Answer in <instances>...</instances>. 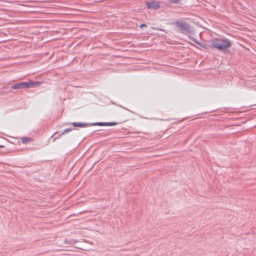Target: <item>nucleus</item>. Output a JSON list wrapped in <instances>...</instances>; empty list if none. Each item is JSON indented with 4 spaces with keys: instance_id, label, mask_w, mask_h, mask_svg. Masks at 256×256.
Segmentation results:
<instances>
[{
    "instance_id": "obj_1",
    "label": "nucleus",
    "mask_w": 256,
    "mask_h": 256,
    "mask_svg": "<svg viewBox=\"0 0 256 256\" xmlns=\"http://www.w3.org/2000/svg\"><path fill=\"white\" fill-rule=\"evenodd\" d=\"M232 46L230 41L226 38H215L210 40V46L220 51L224 52L225 50Z\"/></svg>"
},
{
    "instance_id": "obj_2",
    "label": "nucleus",
    "mask_w": 256,
    "mask_h": 256,
    "mask_svg": "<svg viewBox=\"0 0 256 256\" xmlns=\"http://www.w3.org/2000/svg\"><path fill=\"white\" fill-rule=\"evenodd\" d=\"M176 28L181 30L184 34H194L195 30L193 26L182 20H178L175 22Z\"/></svg>"
},
{
    "instance_id": "obj_3",
    "label": "nucleus",
    "mask_w": 256,
    "mask_h": 256,
    "mask_svg": "<svg viewBox=\"0 0 256 256\" xmlns=\"http://www.w3.org/2000/svg\"><path fill=\"white\" fill-rule=\"evenodd\" d=\"M40 84L41 82H20L12 84L11 86V88L14 90L26 89L29 88H34L36 86H40Z\"/></svg>"
},
{
    "instance_id": "obj_4",
    "label": "nucleus",
    "mask_w": 256,
    "mask_h": 256,
    "mask_svg": "<svg viewBox=\"0 0 256 256\" xmlns=\"http://www.w3.org/2000/svg\"><path fill=\"white\" fill-rule=\"evenodd\" d=\"M146 4L148 9H152L154 10H157L160 8V4L158 2H155L154 0L152 2H146Z\"/></svg>"
},
{
    "instance_id": "obj_5",
    "label": "nucleus",
    "mask_w": 256,
    "mask_h": 256,
    "mask_svg": "<svg viewBox=\"0 0 256 256\" xmlns=\"http://www.w3.org/2000/svg\"><path fill=\"white\" fill-rule=\"evenodd\" d=\"M118 124L116 122H96L92 123V126H113Z\"/></svg>"
},
{
    "instance_id": "obj_6",
    "label": "nucleus",
    "mask_w": 256,
    "mask_h": 256,
    "mask_svg": "<svg viewBox=\"0 0 256 256\" xmlns=\"http://www.w3.org/2000/svg\"><path fill=\"white\" fill-rule=\"evenodd\" d=\"M72 124L74 127L85 128L87 126H92V123H84L80 122H73Z\"/></svg>"
},
{
    "instance_id": "obj_7",
    "label": "nucleus",
    "mask_w": 256,
    "mask_h": 256,
    "mask_svg": "<svg viewBox=\"0 0 256 256\" xmlns=\"http://www.w3.org/2000/svg\"><path fill=\"white\" fill-rule=\"evenodd\" d=\"M188 38L192 41L194 42L196 44H197L200 46L202 48H204L206 49H208V44L202 43V42L198 41L195 38H192V36H189Z\"/></svg>"
},
{
    "instance_id": "obj_8",
    "label": "nucleus",
    "mask_w": 256,
    "mask_h": 256,
    "mask_svg": "<svg viewBox=\"0 0 256 256\" xmlns=\"http://www.w3.org/2000/svg\"><path fill=\"white\" fill-rule=\"evenodd\" d=\"M32 140V138H30L24 137L22 138V144H26L28 142H30Z\"/></svg>"
},
{
    "instance_id": "obj_9",
    "label": "nucleus",
    "mask_w": 256,
    "mask_h": 256,
    "mask_svg": "<svg viewBox=\"0 0 256 256\" xmlns=\"http://www.w3.org/2000/svg\"><path fill=\"white\" fill-rule=\"evenodd\" d=\"M74 130V128H66L62 132V134H64L66 133H68L70 132H71L72 130Z\"/></svg>"
},
{
    "instance_id": "obj_10",
    "label": "nucleus",
    "mask_w": 256,
    "mask_h": 256,
    "mask_svg": "<svg viewBox=\"0 0 256 256\" xmlns=\"http://www.w3.org/2000/svg\"><path fill=\"white\" fill-rule=\"evenodd\" d=\"M181 0H169L170 3L178 4L180 2Z\"/></svg>"
},
{
    "instance_id": "obj_11",
    "label": "nucleus",
    "mask_w": 256,
    "mask_h": 256,
    "mask_svg": "<svg viewBox=\"0 0 256 256\" xmlns=\"http://www.w3.org/2000/svg\"><path fill=\"white\" fill-rule=\"evenodd\" d=\"M146 24H142L140 26V28H144V27H146Z\"/></svg>"
},
{
    "instance_id": "obj_12",
    "label": "nucleus",
    "mask_w": 256,
    "mask_h": 256,
    "mask_svg": "<svg viewBox=\"0 0 256 256\" xmlns=\"http://www.w3.org/2000/svg\"><path fill=\"white\" fill-rule=\"evenodd\" d=\"M63 134H62H62H59L58 136L56 138H60L62 135H63Z\"/></svg>"
},
{
    "instance_id": "obj_13",
    "label": "nucleus",
    "mask_w": 256,
    "mask_h": 256,
    "mask_svg": "<svg viewBox=\"0 0 256 256\" xmlns=\"http://www.w3.org/2000/svg\"><path fill=\"white\" fill-rule=\"evenodd\" d=\"M64 242H65L66 244H67V243H68V240H64Z\"/></svg>"
},
{
    "instance_id": "obj_14",
    "label": "nucleus",
    "mask_w": 256,
    "mask_h": 256,
    "mask_svg": "<svg viewBox=\"0 0 256 256\" xmlns=\"http://www.w3.org/2000/svg\"><path fill=\"white\" fill-rule=\"evenodd\" d=\"M4 148V146L0 145V148Z\"/></svg>"
}]
</instances>
